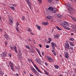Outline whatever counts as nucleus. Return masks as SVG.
I'll list each match as a JSON object with an SVG mask.
<instances>
[{
    "label": "nucleus",
    "instance_id": "f257e3e1",
    "mask_svg": "<svg viewBox=\"0 0 76 76\" xmlns=\"http://www.w3.org/2000/svg\"><path fill=\"white\" fill-rule=\"evenodd\" d=\"M60 24L61 26H63L64 28L67 26H68V27L70 26L69 23L67 22V21H64L63 23H60Z\"/></svg>",
    "mask_w": 76,
    "mask_h": 76
},
{
    "label": "nucleus",
    "instance_id": "f03ea898",
    "mask_svg": "<svg viewBox=\"0 0 76 76\" xmlns=\"http://www.w3.org/2000/svg\"><path fill=\"white\" fill-rule=\"evenodd\" d=\"M67 6L69 8L68 9V10H69V11H71V12H72V11L74 12V11H75V10L73 9V6L72 5L68 4H67Z\"/></svg>",
    "mask_w": 76,
    "mask_h": 76
},
{
    "label": "nucleus",
    "instance_id": "7ed1b4c3",
    "mask_svg": "<svg viewBox=\"0 0 76 76\" xmlns=\"http://www.w3.org/2000/svg\"><path fill=\"white\" fill-rule=\"evenodd\" d=\"M9 23L10 25H12V23H13V18L12 17H10L9 18Z\"/></svg>",
    "mask_w": 76,
    "mask_h": 76
},
{
    "label": "nucleus",
    "instance_id": "20e7f679",
    "mask_svg": "<svg viewBox=\"0 0 76 76\" xmlns=\"http://www.w3.org/2000/svg\"><path fill=\"white\" fill-rule=\"evenodd\" d=\"M9 65L10 66V68L12 71H15V69H14V66H13V64L11 61L9 62Z\"/></svg>",
    "mask_w": 76,
    "mask_h": 76
},
{
    "label": "nucleus",
    "instance_id": "39448f33",
    "mask_svg": "<svg viewBox=\"0 0 76 76\" xmlns=\"http://www.w3.org/2000/svg\"><path fill=\"white\" fill-rule=\"evenodd\" d=\"M30 69H31V70H32L33 72V73H34V74H36V73H38L39 74V73H38L37 72V71H36L35 69H34V68L32 66L31 67H30Z\"/></svg>",
    "mask_w": 76,
    "mask_h": 76
},
{
    "label": "nucleus",
    "instance_id": "423d86ee",
    "mask_svg": "<svg viewBox=\"0 0 76 76\" xmlns=\"http://www.w3.org/2000/svg\"><path fill=\"white\" fill-rule=\"evenodd\" d=\"M64 48L66 49H70V45H69V43H67L66 45H65L64 46Z\"/></svg>",
    "mask_w": 76,
    "mask_h": 76
},
{
    "label": "nucleus",
    "instance_id": "0eeeda50",
    "mask_svg": "<svg viewBox=\"0 0 76 76\" xmlns=\"http://www.w3.org/2000/svg\"><path fill=\"white\" fill-rule=\"evenodd\" d=\"M4 37L5 38H6L7 40L8 41V40H9L10 39V37L7 35V34H5L4 35Z\"/></svg>",
    "mask_w": 76,
    "mask_h": 76
},
{
    "label": "nucleus",
    "instance_id": "6e6552de",
    "mask_svg": "<svg viewBox=\"0 0 76 76\" xmlns=\"http://www.w3.org/2000/svg\"><path fill=\"white\" fill-rule=\"evenodd\" d=\"M52 11L53 13H56V12L57 11V9L54 8H53L52 10Z\"/></svg>",
    "mask_w": 76,
    "mask_h": 76
},
{
    "label": "nucleus",
    "instance_id": "1a4fd4ad",
    "mask_svg": "<svg viewBox=\"0 0 76 76\" xmlns=\"http://www.w3.org/2000/svg\"><path fill=\"white\" fill-rule=\"evenodd\" d=\"M57 17L58 18H62L63 17V15L60 14V13H58V14H57Z\"/></svg>",
    "mask_w": 76,
    "mask_h": 76
},
{
    "label": "nucleus",
    "instance_id": "9d476101",
    "mask_svg": "<svg viewBox=\"0 0 76 76\" xmlns=\"http://www.w3.org/2000/svg\"><path fill=\"white\" fill-rule=\"evenodd\" d=\"M27 4L28 5V6L29 7V8L31 9V3L30 1H29L28 2H27Z\"/></svg>",
    "mask_w": 76,
    "mask_h": 76
},
{
    "label": "nucleus",
    "instance_id": "9b49d317",
    "mask_svg": "<svg viewBox=\"0 0 76 76\" xmlns=\"http://www.w3.org/2000/svg\"><path fill=\"white\" fill-rule=\"evenodd\" d=\"M51 45L52 47H53V46H55L56 47H57V46L56 45V44H55V43L54 42H52L51 43Z\"/></svg>",
    "mask_w": 76,
    "mask_h": 76
},
{
    "label": "nucleus",
    "instance_id": "f8f14e48",
    "mask_svg": "<svg viewBox=\"0 0 76 76\" xmlns=\"http://www.w3.org/2000/svg\"><path fill=\"white\" fill-rule=\"evenodd\" d=\"M48 60L50 61V62H52V63H53L54 62V59L50 58H49Z\"/></svg>",
    "mask_w": 76,
    "mask_h": 76
},
{
    "label": "nucleus",
    "instance_id": "ddd939ff",
    "mask_svg": "<svg viewBox=\"0 0 76 76\" xmlns=\"http://www.w3.org/2000/svg\"><path fill=\"white\" fill-rule=\"evenodd\" d=\"M42 24L43 25H48V22H43L42 23Z\"/></svg>",
    "mask_w": 76,
    "mask_h": 76
},
{
    "label": "nucleus",
    "instance_id": "4468645a",
    "mask_svg": "<svg viewBox=\"0 0 76 76\" xmlns=\"http://www.w3.org/2000/svg\"><path fill=\"white\" fill-rule=\"evenodd\" d=\"M47 19H51L52 18L51 16L48 15V16L47 17Z\"/></svg>",
    "mask_w": 76,
    "mask_h": 76
},
{
    "label": "nucleus",
    "instance_id": "2eb2a0df",
    "mask_svg": "<svg viewBox=\"0 0 76 76\" xmlns=\"http://www.w3.org/2000/svg\"><path fill=\"white\" fill-rule=\"evenodd\" d=\"M69 44L71 45L72 46V47H74L75 46V44H73V43L72 42H69Z\"/></svg>",
    "mask_w": 76,
    "mask_h": 76
},
{
    "label": "nucleus",
    "instance_id": "dca6fc26",
    "mask_svg": "<svg viewBox=\"0 0 76 76\" xmlns=\"http://www.w3.org/2000/svg\"><path fill=\"white\" fill-rule=\"evenodd\" d=\"M36 26L37 27V29H40V28H41V26H38L37 24L36 25Z\"/></svg>",
    "mask_w": 76,
    "mask_h": 76
},
{
    "label": "nucleus",
    "instance_id": "f3484780",
    "mask_svg": "<svg viewBox=\"0 0 76 76\" xmlns=\"http://www.w3.org/2000/svg\"><path fill=\"white\" fill-rule=\"evenodd\" d=\"M10 8H11V9H12V10H15V7H10Z\"/></svg>",
    "mask_w": 76,
    "mask_h": 76
},
{
    "label": "nucleus",
    "instance_id": "a211bd4d",
    "mask_svg": "<svg viewBox=\"0 0 76 76\" xmlns=\"http://www.w3.org/2000/svg\"><path fill=\"white\" fill-rule=\"evenodd\" d=\"M54 67L56 69H58V68H59V66L57 65H55Z\"/></svg>",
    "mask_w": 76,
    "mask_h": 76
},
{
    "label": "nucleus",
    "instance_id": "6ab92c4d",
    "mask_svg": "<svg viewBox=\"0 0 76 76\" xmlns=\"http://www.w3.org/2000/svg\"><path fill=\"white\" fill-rule=\"evenodd\" d=\"M53 9V8L52 7H49V8H48V10H50V11H52V10Z\"/></svg>",
    "mask_w": 76,
    "mask_h": 76
},
{
    "label": "nucleus",
    "instance_id": "aec40b11",
    "mask_svg": "<svg viewBox=\"0 0 76 76\" xmlns=\"http://www.w3.org/2000/svg\"><path fill=\"white\" fill-rule=\"evenodd\" d=\"M37 71H38V72H39V73H42V72H41V71H40V70L39 69V68H37Z\"/></svg>",
    "mask_w": 76,
    "mask_h": 76
},
{
    "label": "nucleus",
    "instance_id": "412c9836",
    "mask_svg": "<svg viewBox=\"0 0 76 76\" xmlns=\"http://www.w3.org/2000/svg\"><path fill=\"white\" fill-rule=\"evenodd\" d=\"M37 52L38 53V54H39V56H40V57H42V56H41V54H40V52H39V50H37Z\"/></svg>",
    "mask_w": 76,
    "mask_h": 76
},
{
    "label": "nucleus",
    "instance_id": "4be33fe9",
    "mask_svg": "<svg viewBox=\"0 0 76 76\" xmlns=\"http://www.w3.org/2000/svg\"><path fill=\"white\" fill-rule=\"evenodd\" d=\"M25 17H22V20H23V21H25Z\"/></svg>",
    "mask_w": 76,
    "mask_h": 76
},
{
    "label": "nucleus",
    "instance_id": "5701e85b",
    "mask_svg": "<svg viewBox=\"0 0 76 76\" xmlns=\"http://www.w3.org/2000/svg\"><path fill=\"white\" fill-rule=\"evenodd\" d=\"M65 57L66 58H68L69 57V55H65Z\"/></svg>",
    "mask_w": 76,
    "mask_h": 76
},
{
    "label": "nucleus",
    "instance_id": "b1692460",
    "mask_svg": "<svg viewBox=\"0 0 76 76\" xmlns=\"http://www.w3.org/2000/svg\"><path fill=\"white\" fill-rule=\"evenodd\" d=\"M56 28H57L58 29V30H59V31H61V29L59 28V27H58L57 26V27H56Z\"/></svg>",
    "mask_w": 76,
    "mask_h": 76
},
{
    "label": "nucleus",
    "instance_id": "393cba45",
    "mask_svg": "<svg viewBox=\"0 0 76 76\" xmlns=\"http://www.w3.org/2000/svg\"><path fill=\"white\" fill-rule=\"evenodd\" d=\"M7 56V53L6 52H5L4 53V56L5 57V56Z\"/></svg>",
    "mask_w": 76,
    "mask_h": 76
},
{
    "label": "nucleus",
    "instance_id": "a878e982",
    "mask_svg": "<svg viewBox=\"0 0 76 76\" xmlns=\"http://www.w3.org/2000/svg\"><path fill=\"white\" fill-rule=\"evenodd\" d=\"M26 47L28 49H30V47H29L28 45H26Z\"/></svg>",
    "mask_w": 76,
    "mask_h": 76
},
{
    "label": "nucleus",
    "instance_id": "bb28decb",
    "mask_svg": "<svg viewBox=\"0 0 76 76\" xmlns=\"http://www.w3.org/2000/svg\"><path fill=\"white\" fill-rule=\"evenodd\" d=\"M65 29H67L68 30H70V28L68 27L67 26H66V28H65Z\"/></svg>",
    "mask_w": 76,
    "mask_h": 76
},
{
    "label": "nucleus",
    "instance_id": "cd10ccee",
    "mask_svg": "<svg viewBox=\"0 0 76 76\" xmlns=\"http://www.w3.org/2000/svg\"><path fill=\"white\" fill-rule=\"evenodd\" d=\"M44 72L46 74V75H48V72H47V71H46L45 70H44Z\"/></svg>",
    "mask_w": 76,
    "mask_h": 76
},
{
    "label": "nucleus",
    "instance_id": "c85d7f7f",
    "mask_svg": "<svg viewBox=\"0 0 76 76\" xmlns=\"http://www.w3.org/2000/svg\"><path fill=\"white\" fill-rule=\"evenodd\" d=\"M34 67H35V68L36 69H37L38 68V67H37V66L36 65H34Z\"/></svg>",
    "mask_w": 76,
    "mask_h": 76
},
{
    "label": "nucleus",
    "instance_id": "c756f323",
    "mask_svg": "<svg viewBox=\"0 0 76 76\" xmlns=\"http://www.w3.org/2000/svg\"><path fill=\"white\" fill-rule=\"evenodd\" d=\"M38 1H39V4H41L42 3V1L41 0H38Z\"/></svg>",
    "mask_w": 76,
    "mask_h": 76
},
{
    "label": "nucleus",
    "instance_id": "7c9ffc66",
    "mask_svg": "<svg viewBox=\"0 0 76 76\" xmlns=\"http://www.w3.org/2000/svg\"><path fill=\"white\" fill-rule=\"evenodd\" d=\"M13 48L14 50H17V48H16V46H14Z\"/></svg>",
    "mask_w": 76,
    "mask_h": 76
},
{
    "label": "nucleus",
    "instance_id": "2f4dec72",
    "mask_svg": "<svg viewBox=\"0 0 76 76\" xmlns=\"http://www.w3.org/2000/svg\"><path fill=\"white\" fill-rule=\"evenodd\" d=\"M55 38H57V39H58V36L57 35H56L55 36Z\"/></svg>",
    "mask_w": 76,
    "mask_h": 76
},
{
    "label": "nucleus",
    "instance_id": "473e14b6",
    "mask_svg": "<svg viewBox=\"0 0 76 76\" xmlns=\"http://www.w3.org/2000/svg\"><path fill=\"white\" fill-rule=\"evenodd\" d=\"M69 40H70V41H73L74 40V39L72 38H70L69 39Z\"/></svg>",
    "mask_w": 76,
    "mask_h": 76
},
{
    "label": "nucleus",
    "instance_id": "72a5a7b5",
    "mask_svg": "<svg viewBox=\"0 0 76 76\" xmlns=\"http://www.w3.org/2000/svg\"><path fill=\"white\" fill-rule=\"evenodd\" d=\"M65 55H68V53H67V52H64Z\"/></svg>",
    "mask_w": 76,
    "mask_h": 76
},
{
    "label": "nucleus",
    "instance_id": "f704fd0d",
    "mask_svg": "<svg viewBox=\"0 0 76 76\" xmlns=\"http://www.w3.org/2000/svg\"><path fill=\"white\" fill-rule=\"evenodd\" d=\"M0 74L1 75H3V73L2 72H1V71H0Z\"/></svg>",
    "mask_w": 76,
    "mask_h": 76
},
{
    "label": "nucleus",
    "instance_id": "c9c22d12",
    "mask_svg": "<svg viewBox=\"0 0 76 76\" xmlns=\"http://www.w3.org/2000/svg\"><path fill=\"white\" fill-rule=\"evenodd\" d=\"M49 47H50V46H49V45H46V47L47 48H49Z\"/></svg>",
    "mask_w": 76,
    "mask_h": 76
},
{
    "label": "nucleus",
    "instance_id": "e433bc0d",
    "mask_svg": "<svg viewBox=\"0 0 76 76\" xmlns=\"http://www.w3.org/2000/svg\"><path fill=\"white\" fill-rule=\"evenodd\" d=\"M19 52L20 53H19V55L20 57L22 56V53L20 52V51H19Z\"/></svg>",
    "mask_w": 76,
    "mask_h": 76
},
{
    "label": "nucleus",
    "instance_id": "4c0bfd02",
    "mask_svg": "<svg viewBox=\"0 0 76 76\" xmlns=\"http://www.w3.org/2000/svg\"><path fill=\"white\" fill-rule=\"evenodd\" d=\"M30 52L31 53H34V52H35V51L34 50H32L30 51Z\"/></svg>",
    "mask_w": 76,
    "mask_h": 76
},
{
    "label": "nucleus",
    "instance_id": "58836bf2",
    "mask_svg": "<svg viewBox=\"0 0 76 76\" xmlns=\"http://www.w3.org/2000/svg\"><path fill=\"white\" fill-rule=\"evenodd\" d=\"M19 24L18 23V22H17V27H18V26H19Z\"/></svg>",
    "mask_w": 76,
    "mask_h": 76
},
{
    "label": "nucleus",
    "instance_id": "ea45409f",
    "mask_svg": "<svg viewBox=\"0 0 76 76\" xmlns=\"http://www.w3.org/2000/svg\"><path fill=\"white\" fill-rule=\"evenodd\" d=\"M28 31L30 32V31H32V30L31 28H29L28 29Z\"/></svg>",
    "mask_w": 76,
    "mask_h": 76
},
{
    "label": "nucleus",
    "instance_id": "a19ab883",
    "mask_svg": "<svg viewBox=\"0 0 76 76\" xmlns=\"http://www.w3.org/2000/svg\"><path fill=\"white\" fill-rule=\"evenodd\" d=\"M10 48H11V49L12 50H13L14 48H13V47L11 46V47H10Z\"/></svg>",
    "mask_w": 76,
    "mask_h": 76
},
{
    "label": "nucleus",
    "instance_id": "79ce46f5",
    "mask_svg": "<svg viewBox=\"0 0 76 76\" xmlns=\"http://www.w3.org/2000/svg\"><path fill=\"white\" fill-rule=\"evenodd\" d=\"M70 49H71L72 50H73V47L71 46L70 47Z\"/></svg>",
    "mask_w": 76,
    "mask_h": 76
},
{
    "label": "nucleus",
    "instance_id": "37998d69",
    "mask_svg": "<svg viewBox=\"0 0 76 76\" xmlns=\"http://www.w3.org/2000/svg\"><path fill=\"white\" fill-rule=\"evenodd\" d=\"M53 54L55 56H56V55H57V54H56V52H54V53H53Z\"/></svg>",
    "mask_w": 76,
    "mask_h": 76
},
{
    "label": "nucleus",
    "instance_id": "c03bdc74",
    "mask_svg": "<svg viewBox=\"0 0 76 76\" xmlns=\"http://www.w3.org/2000/svg\"><path fill=\"white\" fill-rule=\"evenodd\" d=\"M52 49H53V50H55V48H54V46H52Z\"/></svg>",
    "mask_w": 76,
    "mask_h": 76
},
{
    "label": "nucleus",
    "instance_id": "a18cd8bd",
    "mask_svg": "<svg viewBox=\"0 0 76 76\" xmlns=\"http://www.w3.org/2000/svg\"><path fill=\"white\" fill-rule=\"evenodd\" d=\"M28 61L29 62V61H31V62H32V61L31 59H29L28 60Z\"/></svg>",
    "mask_w": 76,
    "mask_h": 76
},
{
    "label": "nucleus",
    "instance_id": "49530a36",
    "mask_svg": "<svg viewBox=\"0 0 76 76\" xmlns=\"http://www.w3.org/2000/svg\"><path fill=\"white\" fill-rule=\"evenodd\" d=\"M5 45H7V42L5 41Z\"/></svg>",
    "mask_w": 76,
    "mask_h": 76
},
{
    "label": "nucleus",
    "instance_id": "de8ad7c7",
    "mask_svg": "<svg viewBox=\"0 0 76 76\" xmlns=\"http://www.w3.org/2000/svg\"><path fill=\"white\" fill-rule=\"evenodd\" d=\"M45 64L46 66H48V64L47 62H45Z\"/></svg>",
    "mask_w": 76,
    "mask_h": 76
},
{
    "label": "nucleus",
    "instance_id": "09e8293b",
    "mask_svg": "<svg viewBox=\"0 0 76 76\" xmlns=\"http://www.w3.org/2000/svg\"><path fill=\"white\" fill-rule=\"evenodd\" d=\"M15 53H18V51H17V49L15 50Z\"/></svg>",
    "mask_w": 76,
    "mask_h": 76
},
{
    "label": "nucleus",
    "instance_id": "8fccbe9b",
    "mask_svg": "<svg viewBox=\"0 0 76 76\" xmlns=\"http://www.w3.org/2000/svg\"><path fill=\"white\" fill-rule=\"evenodd\" d=\"M73 21H74V22H76V19L75 18H74L73 19Z\"/></svg>",
    "mask_w": 76,
    "mask_h": 76
},
{
    "label": "nucleus",
    "instance_id": "3c124183",
    "mask_svg": "<svg viewBox=\"0 0 76 76\" xmlns=\"http://www.w3.org/2000/svg\"><path fill=\"white\" fill-rule=\"evenodd\" d=\"M49 40V41H51V38H49L48 39Z\"/></svg>",
    "mask_w": 76,
    "mask_h": 76
},
{
    "label": "nucleus",
    "instance_id": "603ef678",
    "mask_svg": "<svg viewBox=\"0 0 76 76\" xmlns=\"http://www.w3.org/2000/svg\"><path fill=\"white\" fill-rule=\"evenodd\" d=\"M16 31H18V32H19V30H18V28H16Z\"/></svg>",
    "mask_w": 76,
    "mask_h": 76
},
{
    "label": "nucleus",
    "instance_id": "864d4df0",
    "mask_svg": "<svg viewBox=\"0 0 76 76\" xmlns=\"http://www.w3.org/2000/svg\"><path fill=\"white\" fill-rule=\"evenodd\" d=\"M69 1H70V2H73V0H69Z\"/></svg>",
    "mask_w": 76,
    "mask_h": 76
},
{
    "label": "nucleus",
    "instance_id": "5fc2aeb1",
    "mask_svg": "<svg viewBox=\"0 0 76 76\" xmlns=\"http://www.w3.org/2000/svg\"><path fill=\"white\" fill-rule=\"evenodd\" d=\"M46 58H48V59H49V58H49V57H48V56H46Z\"/></svg>",
    "mask_w": 76,
    "mask_h": 76
},
{
    "label": "nucleus",
    "instance_id": "6e6d98bb",
    "mask_svg": "<svg viewBox=\"0 0 76 76\" xmlns=\"http://www.w3.org/2000/svg\"><path fill=\"white\" fill-rule=\"evenodd\" d=\"M37 63H38V64H39V63H41V62H40V61H39H39H38L37 62Z\"/></svg>",
    "mask_w": 76,
    "mask_h": 76
},
{
    "label": "nucleus",
    "instance_id": "4d7b16f0",
    "mask_svg": "<svg viewBox=\"0 0 76 76\" xmlns=\"http://www.w3.org/2000/svg\"><path fill=\"white\" fill-rule=\"evenodd\" d=\"M39 60H38V58H37L36 59V61H37H37H38Z\"/></svg>",
    "mask_w": 76,
    "mask_h": 76
},
{
    "label": "nucleus",
    "instance_id": "13d9d810",
    "mask_svg": "<svg viewBox=\"0 0 76 76\" xmlns=\"http://www.w3.org/2000/svg\"><path fill=\"white\" fill-rule=\"evenodd\" d=\"M31 35H34V33H33L32 32H31Z\"/></svg>",
    "mask_w": 76,
    "mask_h": 76
},
{
    "label": "nucleus",
    "instance_id": "bf43d9fd",
    "mask_svg": "<svg viewBox=\"0 0 76 76\" xmlns=\"http://www.w3.org/2000/svg\"><path fill=\"white\" fill-rule=\"evenodd\" d=\"M13 6H14V7H15V6H16V5L15 4H14L13 5H12Z\"/></svg>",
    "mask_w": 76,
    "mask_h": 76
},
{
    "label": "nucleus",
    "instance_id": "052dcab7",
    "mask_svg": "<svg viewBox=\"0 0 76 76\" xmlns=\"http://www.w3.org/2000/svg\"><path fill=\"white\" fill-rule=\"evenodd\" d=\"M54 50H52V52L53 53H54Z\"/></svg>",
    "mask_w": 76,
    "mask_h": 76
},
{
    "label": "nucleus",
    "instance_id": "680f3d73",
    "mask_svg": "<svg viewBox=\"0 0 76 76\" xmlns=\"http://www.w3.org/2000/svg\"><path fill=\"white\" fill-rule=\"evenodd\" d=\"M32 64H33V65H34V66L35 64V63H34V62H33V61L32 62Z\"/></svg>",
    "mask_w": 76,
    "mask_h": 76
},
{
    "label": "nucleus",
    "instance_id": "e2e57ef3",
    "mask_svg": "<svg viewBox=\"0 0 76 76\" xmlns=\"http://www.w3.org/2000/svg\"><path fill=\"white\" fill-rule=\"evenodd\" d=\"M74 53V50H72V52H70V53Z\"/></svg>",
    "mask_w": 76,
    "mask_h": 76
},
{
    "label": "nucleus",
    "instance_id": "0e129e2a",
    "mask_svg": "<svg viewBox=\"0 0 76 76\" xmlns=\"http://www.w3.org/2000/svg\"><path fill=\"white\" fill-rule=\"evenodd\" d=\"M39 45L40 47H42V45H41V44H39Z\"/></svg>",
    "mask_w": 76,
    "mask_h": 76
},
{
    "label": "nucleus",
    "instance_id": "69168bd1",
    "mask_svg": "<svg viewBox=\"0 0 76 76\" xmlns=\"http://www.w3.org/2000/svg\"><path fill=\"white\" fill-rule=\"evenodd\" d=\"M9 56L10 57H12V55H11V54H9Z\"/></svg>",
    "mask_w": 76,
    "mask_h": 76
},
{
    "label": "nucleus",
    "instance_id": "338daca9",
    "mask_svg": "<svg viewBox=\"0 0 76 76\" xmlns=\"http://www.w3.org/2000/svg\"><path fill=\"white\" fill-rule=\"evenodd\" d=\"M26 1H27V2H28V1H29V0H26Z\"/></svg>",
    "mask_w": 76,
    "mask_h": 76
},
{
    "label": "nucleus",
    "instance_id": "774afa93",
    "mask_svg": "<svg viewBox=\"0 0 76 76\" xmlns=\"http://www.w3.org/2000/svg\"><path fill=\"white\" fill-rule=\"evenodd\" d=\"M2 31H3V30L1 29H0V32H1Z\"/></svg>",
    "mask_w": 76,
    "mask_h": 76
}]
</instances>
